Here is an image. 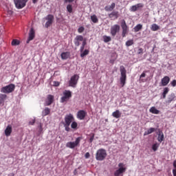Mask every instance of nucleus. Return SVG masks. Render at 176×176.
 <instances>
[{
  "label": "nucleus",
  "mask_w": 176,
  "mask_h": 176,
  "mask_svg": "<svg viewBox=\"0 0 176 176\" xmlns=\"http://www.w3.org/2000/svg\"><path fill=\"white\" fill-rule=\"evenodd\" d=\"M107 150L104 148L98 149L96 153V159L99 162H102L107 158Z\"/></svg>",
  "instance_id": "1"
},
{
  "label": "nucleus",
  "mask_w": 176,
  "mask_h": 176,
  "mask_svg": "<svg viewBox=\"0 0 176 176\" xmlns=\"http://www.w3.org/2000/svg\"><path fill=\"white\" fill-rule=\"evenodd\" d=\"M16 89V85L14 84H9L5 87H1V93H3L4 94H10V93H13L14 89Z\"/></svg>",
  "instance_id": "2"
},
{
  "label": "nucleus",
  "mask_w": 176,
  "mask_h": 176,
  "mask_svg": "<svg viewBox=\"0 0 176 176\" xmlns=\"http://www.w3.org/2000/svg\"><path fill=\"white\" fill-rule=\"evenodd\" d=\"M120 71L121 74V77H120V83L122 85V87H124V85H126V68H124V66H120Z\"/></svg>",
  "instance_id": "3"
},
{
  "label": "nucleus",
  "mask_w": 176,
  "mask_h": 176,
  "mask_svg": "<svg viewBox=\"0 0 176 176\" xmlns=\"http://www.w3.org/2000/svg\"><path fill=\"white\" fill-rule=\"evenodd\" d=\"M119 168L114 172V176H120L123 173H126V165L122 162L118 164Z\"/></svg>",
  "instance_id": "4"
},
{
  "label": "nucleus",
  "mask_w": 176,
  "mask_h": 176,
  "mask_svg": "<svg viewBox=\"0 0 176 176\" xmlns=\"http://www.w3.org/2000/svg\"><path fill=\"white\" fill-rule=\"evenodd\" d=\"M72 97V92L69 90H65L63 96L60 98V102H67Z\"/></svg>",
  "instance_id": "5"
},
{
  "label": "nucleus",
  "mask_w": 176,
  "mask_h": 176,
  "mask_svg": "<svg viewBox=\"0 0 176 176\" xmlns=\"http://www.w3.org/2000/svg\"><path fill=\"white\" fill-rule=\"evenodd\" d=\"M79 80V75L74 74L72 76L69 81V86L70 87H76V85H78V82Z\"/></svg>",
  "instance_id": "6"
},
{
  "label": "nucleus",
  "mask_w": 176,
  "mask_h": 176,
  "mask_svg": "<svg viewBox=\"0 0 176 176\" xmlns=\"http://www.w3.org/2000/svg\"><path fill=\"white\" fill-rule=\"evenodd\" d=\"M87 45V42L84 41L82 43V45L80 47V57L83 58V57H85V56H87L90 53V50H85V46Z\"/></svg>",
  "instance_id": "7"
},
{
  "label": "nucleus",
  "mask_w": 176,
  "mask_h": 176,
  "mask_svg": "<svg viewBox=\"0 0 176 176\" xmlns=\"http://www.w3.org/2000/svg\"><path fill=\"white\" fill-rule=\"evenodd\" d=\"M81 137H78L76 139L75 142H69L66 144V147L69 148L70 149H74L76 146H78L80 144Z\"/></svg>",
  "instance_id": "8"
},
{
  "label": "nucleus",
  "mask_w": 176,
  "mask_h": 176,
  "mask_svg": "<svg viewBox=\"0 0 176 176\" xmlns=\"http://www.w3.org/2000/svg\"><path fill=\"white\" fill-rule=\"evenodd\" d=\"M28 0H14V3L16 9H23L27 5Z\"/></svg>",
  "instance_id": "9"
},
{
  "label": "nucleus",
  "mask_w": 176,
  "mask_h": 176,
  "mask_svg": "<svg viewBox=\"0 0 176 176\" xmlns=\"http://www.w3.org/2000/svg\"><path fill=\"white\" fill-rule=\"evenodd\" d=\"M80 42H82V43H83V42H87L86 38L82 35H77L74 40L75 46L79 47V46H80Z\"/></svg>",
  "instance_id": "10"
},
{
  "label": "nucleus",
  "mask_w": 176,
  "mask_h": 176,
  "mask_svg": "<svg viewBox=\"0 0 176 176\" xmlns=\"http://www.w3.org/2000/svg\"><path fill=\"white\" fill-rule=\"evenodd\" d=\"M121 28L122 30V38H125L126 35L129 33V27L127 26V24L126 23V21L123 19L121 22Z\"/></svg>",
  "instance_id": "11"
},
{
  "label": "nucleus",
  "mask_w": 176,
  "mask_h": 176,
  "mask_svg": "<svg viewBox=\"0 0 176 176\" xmlns=\"http://www.w3.org/2000/svg\"><path fill=\"white\" fill-rule=\"evenodd\" d=\"M119 31H120V25L116 24L111 26L110 29L111 36L115 38V36H116V34H118V32H119Z\"/></svg>",
  "instance_id": "12"
},
{
  "label": "nucleus",
  "mask_w": 176,
  "mask_h": 176,
  "mask_svg": "<svg viewBox=\"0 0 176 176\" xmlns=\"http://www.w3.org/2000/svg\"><path fill=\"white\" fill-rule=\"evenodd\" d=\"M74 115L69 113L65 116V123L63 124H66L67 126H70L71 123L74 122Z\"/></svg>",
  "instance_id": "13"
},
{
  "label": "nucleus",
  "mask_w": 176,
  "mask_h": 176,
  "mask_svg": "<svg viewBox=\"0 0 176 176\" xmlns=\"http://www.w3.org/2000/svg\"><path fill=\"white\" fill-rule=\"evenodd\" d=\"M45 19L47 20V22L45 23V27L46 28H49V27L53 24V21H54V16L52 14H48Z\"/></svg>",
  "instance_id": "14"
},
{
  "label": "nucleus",
  "mask_w": 176,
  "mask_h": 176,
  "mask_svg": "<svg viewBox=\"0 0 176 176\" xmlns=\"http://www.w3.org/2000/svg\"><path fill=\"white\" fill-rule=\"evenodd\" d=\"M54 101V96L53 95H47L45 102L44 103L45 107H49L53 104Z\"/></svg>",
  "instance_id": "15"
},
{
  "label": "nucleus",
  "mask_w": 176,
  "mask_h": 176,
  "mask_svg": "<svg viewBox=\"0 0 176 176\" xmlns=\"http://www.w3.org/2000/svg\"><path fill=\"white\" fill-rule=\"evenodd\" d=\"M86 115H87V112L85 110H80L77 113V118L80 120H83L86 118Z\"/></svg>",
  "instance_id": "16"
},
{
  "label": "nucleus",
  "mask_w": 176,
  "mask_h": 176,
  "mask_svg": "<svg viewBox=\"0 0 176 176\" xmlns=\"http://www.w3.org/2000/svg\"><path fill=\"white\" fill-rule=\"evenodd\" d=\"M34 38H35V30H34V28H31L29 32V37L26 41V43H30V41L34 40Z\"/></svg>",
  "instance_id": "17"
},
{
  "label": "nucleus",
  "mask_w": 176,
  "mask_h": 176,
  "mask_svg": "<svg viewBox=\"0 0 176 176\" xmlns=\"http://www.w3.org/2000/svg\"><path fill=\"white\" fill-rule=\"evenodd\" d=\"M108 16L111 20H117V19H119V12L113 11L111 13L109 14Z\"/></svg>",
  "instance_id": "18"
},
{
  "label": "nucleus",
  "mask_w": 176,
  "mask_h": 176,
  "mask_svg": "<svg viewBox=\"0 0 176 176\" xmlns=\"http://www.w3.org/2000/svg\"><path fill=\"white\" fill-rule=\"evenodd\" d=\"M140 8H144V4L143 3H138L135 6H132L130 8V11L131 12H137V10H138V9H140Z\"/></svg>",
  "instance_id": "19"
},
{
  "label": "nucleus",
  "mask_w": 176,
  "mask_h": 176,
  "mask_svg": "<svg viewBox=\"0 0 176 176\" xmlns=\"http://www.w3.org/2000/svg\"><path fill=\"white\" fill-rule=\"evenodd\" d=\"M161 83H162V86H167L168 85V83H170V77L164 76L162 79Z\"/></svg>",
  "instance_id": "20"
},
{
  "label": "nucleus",
  "mask_w": 176,
  "mask_h": 176,
  "mask_svg": "<svg viewBox=\"0 0 176 176\" xmlns=\"http://www.w3.org/2000/svg\"><path fill=\"white\" fill-rule=\"evenodd\" d=\"M116 4L115 3H112L110 6H105L104 10L106 12H112L113 9L116 8Z\"/></svg>",
  "instance_id": "21"
},
{
  "label": "nucleus",
  "mask_w": 176,
  "mask_h": 176,
  "mask_svg": "<svg viewBox=\"0 0 176 176\" xmlns=\"http://www.w3.org/2000/svg\"><path fill=\"white\" fill-rule=\"evenodd\" d=\"M149 112L151 113H153L154 115H159L160 113V111L156 109L155 107H152L149 109Z\"/></svg>",
  "instance_id": "22"
},
{
  "label": "nucleus",
  "mask_w": 176,
  "mask_h": 176,
  "mask_svg": "<svg viewBox=\"0 0 176 176\" xmlns=\"http://www.w3.org/2000/svg\"><path fill=\"white\" fill-rule=\"evenodd\" d=\"M5 134L6 135V137H9V135H10V134H12V126L8 125L6 130H5Z\"/></svg>",
  "instance_id": "23"
},
{
  "label": "nucleus",
  "mask_w": 176,
  "mask_h": 176,
  "mask_svg": "<svg viewBox=\"0 0 176 176\" xmlns=\"http://www.w3.org/2000/svg\"><path fill=\"white\" fill-rule=\"evenodd\" d=\"M6 98H8V95L5 94H0V105L5 102V100H6Z\"/></svg>",
  "instance_id": "24"
},
{
  "label": "nucleus",
  "mask_w": 176,
  "mask_h": 176,
  "mask_svg": "<svg viewBox=\"0 0 176 176\" xmlns=\"http://www.w3.org/2000/svg\"><path fill=\"white\" fill-rule=\"evenodd\" d=\"M112 116L116 118V119H119L122 116V113L119 110H116L112 113Z\"/></svg>",
  "instance_id": "25"
},
{
  "label": "nucleus",
  "mask_w": 176,
  "mask_h": 176,
  "mask_svg": "<svg viewBox=\"0 0 176 176\" xmlns=\"http://www.w3.org/2000/svg\"><path fill=\"white\" fill-rule=\"evenodd\" d=\"M50 114V109L45 107V109L42 111V116H47Z\"/></svg>",
  "instance_id": "26"
},
{
  "label": "nucleus",
  "mask_w": 176,
  "mask_h": 176,
  "mask_svg": "<svg viewBox=\"0 0 176 176\" xmlns=\"http://www.w3.org/2000/svg\"><path fill=\"white\" fill-rule=\"evenodd\" d=\"M157 141L160 142H163V141H164V134H163V132H160L158 134Z\"/></svg>",
  "instance_id": "27"
},
{
  "label": "nucleus",
  "mask_w": 176,
  "mask_h": 176,
  "mask_svg": "<svg viewBox=\"0 0 176 176\" xmlns=\"http://www.w3.org/2000/svg\"><path fill=\"white\" fill-rule=\"evenodd\" d=\"M62 60H67L69 57V52H63L60 54Z\"/></svg>",
  "instance_id": "28"
},
{
  "label": "nucleus",
  "mask_w": 176,
  "mask_h": 176,
  "mask_svg": "<svg viewBox=\"0 0 176 176\" xmlns=\"http://www.w3.org/2000/svg\"><path fill=\"white\" fill-rule=\"evenodd\" d=\"M151 31H158L160 30V26L157 25L156 23H153L151 28Z\"/></svg>",
  "instance_id": "29"
},
{
  "label": "nucleus",
  "mask_w": 176,
  "mask_h": 176,
  "mask_svg": "<svg viewBox=\"0 0 176 176\" xmlns=\"http://www.w3.org/2000/svg\"><path fill=\"white\" fill-rule=\"evenodd\" d=\"M135 32H138V31H141L142 30V24H138L136 26L133 28Z\"/></svg>",
  "instance_id": "30"
},
{
  "label": "nucleus",
  "mask_w": 176,
  "mask_h": 176,
  "mask_svg": "<svg viewBox=\"0 0 176 176\" xmlns=\"http://www.w3.org/2000/svg\"><path fill=\"white\" fill-rule=\"evenodd\" d=\"M168 91H170V89H168V87H165L164 89V91L162 93V98H166V96H167V94H168Z\"/></svg>",
  "instance_id": "31"
},
{
  "label": "nucleus",
  "mask_w": 176,
  "mask_h": 176,
  "mask_svg": "<svg viewBox=\"0 0 176 176\" xmlns=\"http://www.w3.org/2000/svg\"><path fill=\"white\" fill-rule=\"evenodd\" d=\"M91 20L94 23H98V18L97 17V15H96V14L91 16Z\"/></svg>",
  "instance_id": "32"
},
{
  "label": "nucleus",
  "mask_w": 176,
  "mask_h": 176,
  "mask_svg": "<svg viewBox=\"0 0 176 176\" xmlns=\"http://www.w3.org/2000/svg\"><path fill=\"white\" fill-rule=\"evenodd\" d=\"M103 41L105 43H108V42H111L112 38L109 36H103Z\"/></svg>",
  "instance_id": "33"
},
{
  "label": "nucleus",
  "mask_w": 176,
  "mask_h": 176,
  "mask_svg": "<svg viewBox=\"0 0 176 176\" xmlns=\"http://www.w3.org/2000/svg\"><path fill=\"white\" fill-rule=\"evenodd\" d=\"M159 146H160V144L159 143H155L154 144H153L152 149L153 152H156V151L159 149Z\"/></svg>",
  "instance_id": "34"
},
{
  "label": "nucleus",
  "mask_w": 176,
  "mask_h": 176,
  "mask_svg": "<svg viewBox=\"0 0 176 176\" xmlns=\"http://www.w3.org/2000/svg\"><path fill=\"white\" fill-rule=\"evenodd\" d=\"M12 46H19L20 45V41L17 39H13L11 43Z\"/></svg>",
  "instance_id": "35"
},
{
  "label": "nucleus",
  "mask_w": 176,
  "mask_h": 176,
  "mask_svg": "<svg viewBox=\"0 0 176 176\" xmlns=\"http://www.w3.org/2000/svg\"><path fill=\"white\" fill-rule=\"evenodd\" d=\"M155 132V128H150L147 131L144 133V135H149L152 133Z\"/></svg>",
  "instance_id": "36"
},
{
  "label": "nucleus",
  "mask_w": 176,
  "mask_h": 176,
  "mask_svg": "<svg viewBox=\"0 0 176 176\" xmlns=\"http://www.w3.org/2000/svg\"><path fill=\"white\" fill-rule=\"evenodd\" d=\"M67 10L69 13H72L73 8H72V4H69V5L67 6Z\"/></svg>",
  "instance_id": "37"
},
{
  "label": "nucleus",
  "mask_w": 176,
  "mask_h": 176,
  "mask_svg": "<svg viewBox=\"0 0 176 176\" xmlns=\"http://www.w3.org/2000/svg\"><path fill=\"white\" fill-rule=\"evenodd\" d=\"M134 45V41L133 40H129L126 42V46H133Z\"/></svg>",
  "instance_id": "38"
},
{
  "label": "nucleus",
  "mask_w": 176,
  "mask_h": 176,
  "mask_svg": "<svg viewBox=\"0 0 176 176\" xmlns=\"http://www.w3.org/2000/svg\"><path fill=\"white\" fill-rule=\"evenodd\" d=\"M36 120H35V118H31L29 121V125L30 126H34V124H35V122Z\"/></svg>",
  "instance_id": "39"
},
{
  "label": "nucleus",
  "mask_w": 176,
  "mask_h": 176,
  "mask_svg": "<svg viewBox=\"0 0 176 176\" xmlns=\"http://www.w3.org/2000/svg\"><path fill=\"white\" fill-rule=\"evenodd\" d=\"M72 129H77L78 128V123L76 122H73L71 124Z\"/></svg>",
  "instance_id": "40"
},
{
  "label": "nucleus",
  "mask_w": 176,
  "mask_h": 176,
  "mask_svg": "<svg viewBox=\"0 0 176 176\" xmlns=\"http://www.w3.org/2000/svg\"><path fill=\"white\" fill-rule=\"evenodd\" d=\"M85 31V27L83 26H80L78 29V34H82V32H83Z\"/></svg>",
  "instance_id": "41"
},
{
  "label": "nucleus",
  "mask_w": 176,
  "mask_h": 176,
  "mask_svg": "<svg viewBox=\"0 0 176 176\" xmlns=\"http://www.w3.org/2000/svg\"><path fill=\"white\" fill-rule=\"evenodd\" d=\"M63 124L66 131H69V130H71V129L69 128V125H67V124Z\"/></svg>",
  "instance_id": "42"
},
{
  "label": "nucleus",
  "mask_w": 176,
  "mask_h": 176,
  "mask_svg": "<svg viewBox=\"0 0 176 176\" xmlns=\"http://www.w3.org/2000/svg\"><path fill=\"white\" fill-rule=\"evenodd\" d=\"M144 53V50L142 48H139L138 50V54H142Z\"/></svg>",
  "instance_id": "43"
},
{
  "label": "nucleus",
  "mask_w": 176,
  "mask_h": 176,
  "mask_svg": "<svg viewBox=\"0 0 176 176\" xmlns=\"http://www.w3.org/2000/svg\"><path fill=\"white\" fill-rule=\"evenodd\" d=\"M54 86H55V87H58V86H60V82L58 81H54Z\"/></svg>",
  "instance_id": "44"
},
{
  "label": "nucleus",
  "mask_w": 176,
  "mask_h": 176,
  "mask_svg": "<svg viewBox=\"0 0 176 176\" xmlns=\"http://www.w3.org/2000/svg\"><path fill=\"white\" fill-rule=\"evenodd\" d=\"M171 86H173V87H175L176 86V80H173L171 82H170Z\"/></svg>",
  "instance_id": "45"
},
{
  "label": "nucleus",
  "mask_w": 176,
  "mask_h": 176,
  "mask_svg": "<svg viewBox=\"0 0 176 176\" xmlns=\"http://www.w3.org/2000/svg\"><path fill=\"white\" fill-rule=\"evenodd\" d=\"M75 0H64L65 3H71Z\"/></svg>",
  "instance_id": "46"
},
{
  "label": "nucleus",
  "mask_w": 176,
  "mask_h": 176,
  "mask_svg": "<svg viewBox=\"0 0 176 176\" xmlns=\"http://www.w3.org/2000/svg\"><path fill=\"white\" fill-rule=\"evenodd\" d=\"M85 159H89L90 157V153H86L85 155Z\"/></svg>",
  "instance_id": "47"
},
{
  "label": "nucleus",
  "mask_w": 176,
  "mask_h": 176,
  "mask_svg": "<svg viewBox=\"0 0 176 176\" xmlns=\"http://www.w3.org/2000/svg\"><path fill=\"white\" fill-rule=\"evenodd\" d=\"M94 140V134L92 135V136L89 139V142H93Z\"/></svg>",
  "instance_id": "48"
},
{
  "label": "nucleus",
  "mask_w": 176,
  "mask_h": 176,
  "mask_svg": "<svg viewBox=\"0 0 176 176\" xmlns=\"http://www.w3.org/2000/svg\"><path fill=\"white\" fill-rule=\"evenodd\" d=\"M145 76H146V74H145V72H143L141 75H140V78H145Z\"/></svg>",
  "instance_id": "49"
},
{
  "label": "nucleus",
  "mask_w": 176,
  "mask_h": 176,
  "mask_svg": "<svg viewBox=\"0 0 176 176\" xmlns=\"http://www.w3.org/2000/svg\"><path fill=\"white\" fill-rule=\"evenodd\" d=\"M173 167L176 170V160L173 161Z\"/></svg>",
  "instance_id": "50"
},
{
  "label": "nucleus",
  "mask_w": 176,
  "mask_h": 176,
  "mask_svg": "<svg viewBox=\"0 0 176 176\" xmlns=\"http://www.w3.org/2000/svg\"><path fill=\"white\" fill-rule=\"evenodd\" d=\"M173 176H176V169H173Z\"/></svg>",
  "instance_id": "51"
},
{
  "label": "nucleus",
  "mask_w": 176,
  "mask_h": 176,
  "mask_svg": "<svg viewBox=\"0 0 176 176\" xmlns=\"http://www.w3.org/2000/svg\"><path fill=\"white\" fill-rule=\"evenodd\" d=\"M32 3H36L38 2V0H32Z\"/></svg>",
  "instance_id": "52"
},
{
  "label": "nucleus",
  "mask_w": 176,
  "mask_h": 176,
  "mask_svg": "<svg viewBox=\"0 0 176 176\" xmlns=\"http://www.w3.org/2000/svg\"><path fill=\"white\" fill-rule=\"evenodd\" d=\"M8 13H9V14H13V12H12V10H10V11L8 12Z\"/></svg>",
  "instance_id": "53"
},
{
  "label": "nucleus",
  "mask_w": 176,
  "mask_h": 176,
  "mask_svg": "<svg viewBox=\"0 0 176 176\" xmlns=\"http://www.w3.org/2000/svg\"><path fill=\"white\" fill-rule=\"evenodd\" d=\"M40 130L42 131V124L39 125Z\"/></svg>",
  "instance_id": "54"
}]
</instances>
